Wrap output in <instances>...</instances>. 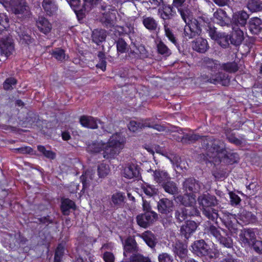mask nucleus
I'll use <instances>...</instances> for the list:
<instances>
[{"mask_svg": "<svg viewBox=\"0 0 262 262\" xmlns=\"http://www.w3.org/2000/svg\"><path fill=\"white\" fill-rule=\"evenodd\" d=\"M208 139L206 138L204 140V144L206 145L207 155L210 158V162H213L214 164L220 162L232 164L238 162V155L236 153L227 151L222 141L214 139L209 143Z\"/></svg>", "mask_w": 262, "mask_h": 262, "instance_id": "nucleus-1", "label": "nucleus"}, {"mask_svg": "<svg viewBox=\"0 0 262 262\" xmlns=\"http://www.w3.org/2000/svg\"><path fill=\"white\" fill-rule=\"evenodd\" d=\"M126 139L120 133L113 134L107 143L104 142L103 156L106 159L114 158L124 148Z\"/></svg>", "mask_w": 262, "mask_h": 262, "instance_id": "nucleus-2", "label": "nucleus"}, {"mask_svg": "<svg viewBox=\"0 0 262 262\" xmlns=\"http://www.w3.org/2000/svg\"><path fill=\"white\" fill-rule=\"evenodd\" d=\"M5 8L10 6L13 12L18 16L24 17L29 15L30 11L25 0H0Z\"/></svg>", "mask_w": 262, "mask_h": 262, "instance_id": "nucleus-3", "label": "nucleus"}, {"mask_svg": "<svg viewBox=\"0 0 262 262\" xmlns=\"http://www.w3.org/2000/svg\"><path fill=\"white\" fill-rule=\"evenodd\" d=\"M201 19H203L202 17H199V19H191L188 23L186 24L184 29V35L186 39H191L200 34Z\"/></svg>", "mask_w": 262, "mask_h": 262, "instance_id": "nucleus-4", "label": "nucleus"}, {"mask_svg": "<svg viewBox=\"0 0 262 262\" xmlns=\"http://www.w3.org/2000/svg\"><path fill=\"white\" fill-rule=\"evenodd\" d=\"M103 10L105 11L102 13L100 20L106 28L114 27L116 23V11L115 9H111L110 6L102 7Z\"/></svg>", "mask_w": 262, "mask_h": 262, "instance_id": "nucleus-5", "label": "nucleus"}, {"mask_svg": "<svg viewBox=\"0 0 262 262\" xmlns=\"http://www.w3.org/2000/svg\"><path fill=\"white\" fill-rule=\"evenodd\" d=\"M199 211L196 207L186 208L185 207H179L175 211V217L177 221L182 222L188 217L198 215Z\"/></svg>", "mask_w": 262, "mask_h": 262, "instance_id": "nucleus-6", "label": "nucleus"}, {"mask_svg": "<svg viewBox=\"0 0 262 262\" xmlns=\"http://www.w3.org/2000/svg\"><path fill=\"white\" fill-rule=\"evenodd\" d=\"M158 217L157 214L154 211H147L137 216L138 224L143 228H146L152 224Z\"/></svg>", "mask_w": 262, "mask_h": 262, "instance_id": "nucleus-7", "label": "nucleus"}, {"mask_svg": "<svg viewBox=\"0 0 262 262\" xmlns=\"http://www.w3.org/2000/svg\"><path fill=\"white\" fill-rule=\"evenodd\" d=\"M70 5L77 15L82 14L85 12L89 11L93 6L84 0L82 4L80 0H70Z\"/></svg>", "mask_w": 262, "mask_h": 262, "instance_id": "nucleus-8", "label": "nucleus"}, {"mask_svg": "<svg viewBox=\"0 0 262 262\" xmlns=\"http://www.w3.org/2000/svg\"><path fill=\"white\" fill-rule=\"evenodd\" d=\"M192 251L199 256H205L208 254L209 246L203 240L195 241L191 245Z\"/></svg>", "mask_w": 262, "mask_h": 262, "instance_id": "nucleus-9", "label": "nucleus"}, {"mask_svg": "<svg viewBox=\"0 0 262 262\" xmlns=\"http://www.w3.org/2000/svg\"><path fill=\"white\" fill-rule=\"evenodd\" d=\"M256 237L254 232L251 229H244L240 231L239 240L244 246L250 247Z\"/></svg>", "mask_w": 262, "mask_h": 262, "instance_id": "nucleus-10", "label": "nucleus"}, {"mask_svg": "<svg viewBox=\"0 0 262 262\" xmlns=\"http://www.w3.org/2000/svg\"><path fill=\"white\" fill-rule=\"evenodd\" d=\"M123 176L128 179H134V180H140L141 174L138 166L134 164H129L122 172Z\"/></svg>", "mask_w": 262, "mask_h": 262, "instance_id": "nucleus-11", "label": "nucleus"}, {"mask_svg": "<svg viewBox=\"0 0 262 262\" xmlns=\"http://www.w3.org/2000/svg\"><path fill=\"white\" fill-rule=\"evenodd\" d=\"M173 202L167 198L160 199L157 205L158 211L163 215H168L171 213L173 210Z\"/></svg>", "mask_w": 262, "mask_h": 262, "instance_id": "nucleus-12", "label": "nucleus"}, {"mask_svg": "<svg viewBox=\"0 0 262 262\" xmlns=\"http://www.w3.org/2000/svg\"><path fill=\"white\" fill-rule=\"evenodd\" d=\"M198 201L201 208L212 207L217 204L216 197L208 193L199 196Z\"/></svg>", "mask_w": 262, "mask_h": 262, "instance_id": "nucleus-13", "label": "nucleus"}, {"mask_svg": "<svg viewBox=\"0 0 262 262\" xmlns=\"http://www.w3.org/2000/svg\"><path fill=\"white\" fill-rule=\"evenodd\" d=\"M14 49L12 39L9 37L0 40V54L8 57Z\"/></svg>", "mask_w": 262, "mask_h": 262, "instance_id": "nucleus-14", "label": "nucleus"}, {"mask_svg": "<svg viewBox=\"0 0 262 262\" xmlns=\"http://www.w3.org/2000/svg\"><path fill=\"white\" fill-rule=\"evenodd\" d=\"M192 48L197 52L204 53L209 49V46L206 39L199 37L192 42Z\"/></svg>", "mask_w": 262, "mask_h": 262, "instance_id": "nucleus-15", "label": "nucleus"}, {"mask_svg": "<svg viewBox=\"0 0 262 262\" xmlns=\"http://www.w3.org/2000/svg\"><path fill=\"white\" fill-rule=\"evenodd\" d=\"M249 15L244 11H239L233 15L232 23L236 27H244L247 24Z\"/></svg>", "mask_w": 262, "mask_h": 262, "instance_id": "nucleus-16", "label": "nucleus"}, {"mask_svg": "<svg viewBox=\"0 0 262 262\" xmlns=\"http://www.w3.org/2000/svg\"><path fill=\"white\" fill-rule=\"evenodd\" d=\"M198 227L197 224L193 221H187L181 228V233L186 238H188Z\"/></svg>", "mask_w": 262, "mask_h": 262, "instance_id": "nucleus-17", "label": "nucleus"}, {"mask_svg": "<svg viewBox=\"0 0 262 262\" xmlns=\"http://www.w3.org/2000/svg\"><path fill=\"white\" fill-rule=\"evenodd\" d=\"M111 200V204L115 207L122 208L125 203L126 196L124 192L117 191L112 195Z\"/></svg>", "mask_w": 262, "mask_h": 262, "instance_id": "nucleus-18", "label": "nucleus"}, {"mask_svg": "<svg viewBox=\"0 0 262 262\" xmlns=\"http://www.w3.org/2000/svg\"><path fill=\"white\" fill-rule=\"evenodd\" d=\"M177 199L186 208L195 207V196L193 193H186L183 195H179Z\"/></svg>", "mask_w": 262, "mask_h": 262, "instance_id": "nucleus-19", "label": "nucleus"}, {"mask_svg": "<svg viewBox=\"0 0 262 262\" xmlns=\"http://www.w3.org/2000/svg\"><path fill=\"white\" fill-rule=\"evenodd\" d=\"M98 122L101 124L99 120L91 116H82L80 118V123L82 126L91 129L97 128Z\"/></svg>", "mask_w": 262, "mask_h": 262, "instance_id": "nucleus-20", "label": "nucleus"}, {"mask_svg": "<svg viewBox=\"0 0 262 262\" xmlns=\"http://www.w3.org/2000/svg\"><path fill=\"white\" fill-rule=\"evenodd\" d=\"M214 21L221 26H227L229 20L226 12L221 9H218L213 14Z\"/></svg>", "mask_w": 262, "mask_h": 262, "instance_id": "nucleus-21", "label": "nucleus"}, {"mask_svg": "<svg viewBox=\"0 0 262 262\" xmlns=\"http://www.w3.org/2000/svg\"><path fill=\"white\" fill-rule=\"evenodd\" d=\"M36 24L38 30L45 34L49 33L51 30V24L43 17H38Z\"/></svg>", "mask_w": 262, "mask_h": 262, "instance_id": "nucleus-22", "label": "nucleus"}, {"mask_svg": "<svg viewBox=\"0 0 262 262\" xmlns=\"http://www.w3.org/2000/svg\"><path fill=\"white\" fill-rule=\"evenodd\" d=\"M208 81L213 84L220 83L223 85H227L229 83L228 75L223 73H219L215 75H213Z\"/></svg>", "mask_w": 262, "mask_h": 262, "instance_id": "nucleus-23", "label": "nucleus"}, {"mask_svg": "<svg viewBox=\"0 0 262 262\" xmlns=\"http://www.w3.org/2000/svg\"><path fill=\"white\" fill-rule=\"evenodd\" d=\"M233 32L230 38V42L235 46L240 45L244 39V32L238 27H233Z\"/></svg>", "mask_w": 262, "mask_h": 262, "instance_id": "nucleus-24", "label": "nucleus"}, {"mask_svg": "<svg viewBox=\"0 0 262 262\" xmlns=\"http://www.w3.org/2000/svg\"><path fill=\"white\" fill-rule=\"evenodd\" d=\"M146 243V244L151 248H154L157 243V239L156 236L150 231H146L140 235Z\"/></svg>", "mask_w": 262, "mask_h": 262, "instance_id": "nucleus-25", "label": "nucleus"}, {"mask_svg": "<svg viewBox=\"0 0 262 262\" xmlns=\"http://www.w3.org/2000/svg\"><path fill=\"white\" fill-rule=\"evenodd\" d=\"M142 21L144 26L149 31H155L158 28V21L152 17L143 16Z\"/></svg>", "mask_w": 262, "mask_h": 262, "instance_id": "nucleus-26", "label": "nucleus"}, {"mask_svg": "<svg viewBox=\"0 0 262 262\" xmlns=\"http://www.w3.org/2000/svg\"><path fill=\"white\" fill-rule=\"evenodd\" d=\"M249 30L254 34H257L262 30V21L258 17H253L249 21Z\"/></svg>", "mask_w": 262, "mask_h": 262, "instance_id": "nucleus-27", "label": "nucleus"}, {"mask_svg": "<svg viewBox=\"0 0 262 262\" xmlns=\"http://www.w3.org/2000/svg\"><path fill=\"white\" fill-rule=\"evenodd\" d=\"M172 9V6L164 4L159 9L158 14L164 20L170 19L173 16Z\"/></svg>", "mask_w": 262, "mask_h": 262, "instance_id": "nucleus-28", "label": "nucleus"}, {"mask_svg": "<svg viewBox=\"0 0 262 262\" xmlns=\"http://www.w3.org/2000/svg\"><path fill=\"white\" fill-rule=\"evenodd\" d=\"M124 255L127 256V252H133L138 251V247L135 239L132 237H128L125 241L124 246Z\"/></svg>", "mask_w": 262, "mask_h": 262, "instance_id": "nucleus-29", "label": "nucleus"}, {"mask_svg": "<svg viewBox=\"0 0 262 262\" xmlns=\"http://www.w3.org/2000/svg\"><path fill=\"white\" fill-rule=\"evenodd\" d=\"M147 171L152 173L154 179L158 180H168V179H174L173 178H171L168 173L165 170L158 169L153 171L150 169Z\"/></svg>", "mask_w": 262, "mask_h": 262, "instance_id": "nucleus-30", "label": "nucleus"}, {"mask_svg": "<svg viewBox=\"0 0 262 262\" xmlns=\"http://www.w3.org/2000/svg\"><path fill=\"white\" fill-rule=\"evenodd\" d=\"M42 6L49 15H52L57 10V6L54 0H43Z\"/></svg>", "mask_w": 262, "mask_h": 262, "instance_id": "nucleus-31", "label": "nucleus"}, {"mask_svg": "<svg viewBox=\"0 0 262 262\" xmlns=\"http://www.w3.org/2000/svg\"><path fill=\"white\" fill-rule=\"evenodd\" d=\"M75 208V203L69 199L62 200L61 205V209L64 215H68L70 212L71 209L74 210Z\"/></svg>", "mask_w": 262, "mask_h": 262, "instance_id": "nucleus-32", "label": "nucleus"}, {"mask_svg": "<svg viewBox=\"0 0 262 262\" xmlns=\"http://www.w3.org/2000/svg\"><path fill=\"white\" fill-rule=\"evenodd\" d=\"M174 252L180 258L186 259L187 257V249L186 245L181 243H176L174 248Z\"/></svg>", "mask_w": 262, "mask_h": 262, "instance_id": "nucleus-33", "label": "nucleus"}, {"mask_svg": "<svg viewBox=\"0 0 262 262\" xmlns=\"http://www.w3.org/2000/svg\"><path fill=\"white\" fill-rule=\"evenodd\" d=\"M106 36V31L103 29H95L93 31V40L97 44L103 41Z\"/></svg>", "mask_w": 262, "mask_h": 262, "instance_id": "nucleus-34", "label": "nucleus"}, {"mask_svg": "<svg viewBox=\"0 0 262 262\" xmlns=\"http://www.w3.org/2000/svg\"><path fill=\"white\" fill-rule=\"evenodd\" d=\"M201 209L202 211L203 214L207 219L212 221H215L219 216L217 211L212 207L201 208Z\"/></svg>", "mask_w": 262, "mask_h": 262, "instance_id": "nucleus-35", "label": "nucleus"}, {"mask_svg": "<svg viewBox=\"0 0 262 262\" xmlns=\"http://www.w3.org/2000/svg\"><path fill=\"white\" fill-rule=\"evenodd\" d=\"M204 62L206 67L212 71L215 72L221 69V64L217 60L206 58L204 59Z\"/></svg>", "mask_w": 262, "mask_h": 262, "instance_id": "nucleus-36", "label": "nucleus"}, {"mask_svg": "<svg viewBox=\"0 0 262 262\" xmlns=\"http://www.w3.org/2000/svg\"><path fill=\"white\" fill-rule=\"evenodd\" d=\"M164 29L165 35L168 38V40L170 41L173 44H174L176 47H178L179 43L178 42L177 39L176 38L172 30L168 26V24L166 21H165L164 23Z\"/></svg>", "mask_w": 262, "mask_h": 262, "instance_id": "nucleus-37", "label": "nucleus"}, {"mask_svg": "<svg viewBox=\"0 0 262 262\" xmlns=\"http://www.w3.org/2000/svg\"><path fill=\"white\" fill-rule=\"evenodd\" d=\"M157 48L159 54L165 56H169L171 54L170 50L161 40L157 42Z\"/></svg>", "mask_w": 262, "mask_h": 262, "instance_id": "nucleus-38", "label": "nucleus"}, {"mask_svg": "<svg viewBox=\"0 0 262 262\" xmlns=\"http://www.w3.org/2000/svg\"><path fill=\"white\" fill-rule=\"evenodd\" d=\"M165 191L170 194H174L178 192V188L173 181H166L162 184Z\"/></svg>", "mask_w": 262, "mask_h": 262, "instance_id": "nucleus-39", "label": "nucleus"}, {"mask_svg": "<svg viewBox=\"0 0 262 262\" xmlns=\"http://www.w3.org/2000/svg\"><path fill=\"white\" fill-rule=\"evenodd\" d=\"M103 144L102 141L93 142L88 145L87 150L90 152H99L102 151Z\"/></svg>", "mask_w": 262, "mask_h": 262, "instance_id": "nucleus-40", "label": "nucleus"}, {"mask_svg": "<svg viewBox=\"0 0 262 262\" xmlns=\"http://www.w3.org/2000/svg\"><path fill=\"white\" fill-rule=\"evenodd\" d=\"M221 70L229 73H235L238 70L237 64L235 62H229L221 64Z\"/></svg>", "mask_w": 262, "mask_h": 262, "instance_id": "nucleus-41", "label": "nucleus"}, {"mask_svg": "<svg viewBox=\"0 0 262 262\" xmlns=\"http://www.w3.org/2000/svg\"><path fill=\"white\" fill-rule=\"evenodd\" d=\"M51 54L58 61H62L68 58L66 56L64 50L61 48H55L52 51Z\"/></svg>", "mask_w": 262, "mask_h": 262, "instance_id": "nucleus-42", "label": "nucleus"}, {"mask_svg": "<svg viewBox=\"0 0 262 262\" xmlns=\"http://www.w3.org/2000/svg\"><path fill=\"white\" fill-rule=\"evenodd\" d=\"M247 7L252 12L258 11L262 9V3L259 0H248Z\"/></svg>", "mask_w": 262, "mask_h": 262, "instance_id": "nucleus-43", "label": "nucleus"}, {"mask_svg": "<svg viewBox=\"0 0 262 262\" xmlns=\"http://www.w3.org/2000/svg\"><path fill=\"white\" fill-rule=\"evenodd\" d=\"M215 40L221 47L225 48L229 46L230 38L228 35L221 33Z\"/></svg>", "mask_w": 262, "mask_h": 262, "instance_id": "nucleus-44", "label": "nucleus"}, {"mask_svg": "<svg viewBox=\"0 0 262 262\" xmlns=\"http://www.w3.org/2000/svg\"><path fill=\"white\" fill-rule=\"evenodd\" d=\"M178 12L180 13L181 18L185 24L188 23L191 19V12L190 10L186 8H180L178 9Z\"/></svg>", "mask_w": 262, "mask_h": 262, "instance_id": "nucleus-45", "label": "nucleus"}, {"mask_svg": "<svg viewBox=\"0 0 262 262\" xmlns=\"http://www.w3.org/2000/svg\"><path fill=\"white\" fill-rule=\"evenodd\" d=\"M17 32L20 40H21L23 42L27 44H29L32 42V38L26 30H22L21 28H20Z\"/></svg>", "mask_w": 262, "mask_h": 262, "instance_id": "nucleus-46", "label": "nucleus"}, {"mask_svg": "<svg viewBox=\"0 0 262 262\" xmlns=\"http://www.w3.org/2000/svg\"><path fill=\"white\" fill-rule=\"evenodd\" d=\"M145 127V120H143L142 122L131 121L128 125V129L133 132H135L139 129Z\"/></svg>", "mask_w": 262, "mask_h": 262, "instance_id": "nucleus-47", "label": "nucleus"}, {"mask_svg": "<svg viewBox=\"0 0 262 262\" xmlns=\"http://www.w3.org/2000/svg\"><path fill=\"white\" fill-rule=\"evenodd\" d=\"M116 42L118 53H124L128 51V46L124 39L119 38Z\"/></svg>", "mask_w": 262, "mask_h": 262, "instance_id": "nucleus-48", "label": "nucleus"}, {"mask_svg": "<svg viewBox=\"0 0 262 262\" xmlns=\"http://www.w3.org/2000/svg\"><path fill=\"white\" fill-rule=\"evenodd\" d=\"M183 187L186 190L195 192L199 189L198 181H184Z\"/></svg>", "mask_w": 262, "mask_h": 262, "instance_id": "nucleus-49", "label": "nucleus"}, {"mask_svg": "<svg viewBox=\"0 0 262 262\" xmlns=\"http://www.w3.org/2000/svg\"><path fill=\"white\" fill-rule=\"evenodd\" d=\"M200 136L194 134H186L183 135L181 138V141L183 143H190L199 140Z\"/></svg>", "mask_w": 262, "mask_h": 262, "instance_id": "nucleus-50", "label": "nucleus"}, {"mask_svg": "<svg viewBox=\"0 0 262 262\" xmlns=\"http://www.w3.org/2000/svg\"><path fill=\"white\" fill-rule=\"evenodd\" d=\"M37 149L40 153H41L45 157L47 158L52 160L55 158V153L51 150H47L43 146H37Z\"/></svg>", "mask_w": 262, "mask_h": 262, "instance_id": "nucleus-51", "label": "nucleus"}, {"mask_svg": "<svg viewBox=\"0 0 262 262\" xmlns=\"http://www.w3.org/2000/svg\"><path fill=\"white\" fill-rule=\"evenodd\" d=\"M217 241L224 247L227 248H231L233 247V241L230 237L223 236L222 235Z\"/></svg>", "mask_w": 262, "mask_h": 262, "instance_id": "nucleus-52", "label": "nucleus"}, {"mask_svg": "<svg viewBox=\"0 0 262 262\" xmlns=\"http://www.w3.org/2000/svg\"><path fill=\"white\" fill-rule=\"evenodd\" d=\"M150 120V119H146L145 120V125L146 127L152 128L159 132H163L165 130V127L164 126L155 124L153 122H151Z\"/></svg>", "mask_w": 262, "mask_h": 262, "instance_id": "nucleus-53", "label": "nucleus"}, {"mask_svg": "<svg viewBox=\"0 0 262 262\" xmlns=\"http://www.w3.org/2000/svg\"><path fill=\"white\" fill-rule=\"evenodd\" d=\"M108 166L102 163L100 164L98 167V173L100 178H104L109 172Z\"/></svg>", "mask_w": 262, "mask_h": 262, "instance_id": "nucleus-54", "label": "nucleus"}, {"mask_svg": "<svg viewBox=\"0 0 262 262\" xmlns=\"http://www.w3.org/2000/svg\"><path fill=\"white\" fill-rule=\"evenodd\" d=\"M64 252V247L61 244H59L56 251L54 256V262H60Z\"/></svg>", "mask_w": 262, "mask_h": 262, "instance_id": "nucleus-55", "label": "nucleus"}, {"mask_svg": "<svg viewBox=\"0 0 262 262\" xmlns=\"http://www.w3.org/2000/svg\"><path fill=\"white\" fill-rule=\"evenodd\" d=\"M9 26V19L4 14H0V33Z\"/></svg>", "mask_w": 262, "mask_h": 262, "instance_id": "nucleus-56", "label": "nucleus"}, {"mask_svg": "<svg viewBox=\"0 0 262 262\" xmlns=\"http://www.w3.org/2000/svg\"><path fill=\"white\" fill-rule=\"evenodd\" d=\"M259 186L257 181L251 182L248 185L246 184L247 192L250 194H253L257 190Z\"/></svg>", "mask_w": 262, "mask_h": 262, "instance_id": "nucleus-57", "label": "nucleus"}, {"mask_svg": "<svg viewBox=\"0 0 262 262\" xmlns=\"http://www.w3.org/2000/svg\"><path fill=\"white\" fill-rule=\"evenodd\" d=\"M16 83V80L14 78H9L4 82L3 86L5 90H9L13 89V86Z\"/></svg>", "mask_w": 262, "mask_h": 262, "instance_id": "nucleus-58", "label": "nucleus"}, {"mask_svg": "<svg viewBox=\"0 0 262 262\" xmlns=\"http://www.w3.org/2000/svg\"><path fill=\"white\" fill-rule=\"evenodd\" d=\"M221 228L211 225L209 228L210 233L217 240L222 235L221 233Z\"/></svg>", "mask_w": 262, "mask_h": 262, "instance_id": "nucleus-59", "label": "nucleus"}, {"mask_svg": "<svg viewBox=\"0 0 262 262\" xmlns=\"http://www.w3.org/2000/svg\"><path fill=\"white\" fill-rule=\"evenodd\" d=\"M159 262H173L172 256L167 253H162L158 256Z\"/></svg>", "mask_w": 262, "mask_h": 262, "instance_id": "nucleus-60", "label": "nucleus"}, {"mask_svg": "<svg viewBox=\"0 0 262 262\" xmlns=\"http://www.w3.org/2000/svg\"><path fill=\"white\" fill-rule=\"evenodd\" d=\"M250 247H253L254 251L257 253L262 254V242L256 240L255 238Z\"/></svg>", "mask_w": 262, "mask_h": 262, "instance_id": "nucleus-61", "label": "nucleus"}, {"mask_svg": "<svg viewBox=\"0 0 262 262\" xmlns=\"http://www.w3.org/2000/svg\"><path fill=\"white\" fill-rule=\"evenodd\" d=\"M230 204L232 206L239 204L241 201L240 198L235 193L230 192Z\"/></svg>", "mask_w": 262, "mask_h": 262, "instance_id": "nucleus-62", "label": "nucleus"}, {"mask_svg": "<svg viewBox=\"0 0 262 262\" xmlns=\"http://www.w3.org/2000/svg\"><path fill=\"white\" fill-rule=\"evenodd\" d=\"M209 36L214 40H216L217 38L221 33L217 32L215 28L209 26L208 29H207Z\"/></svg>", "mask_w": 262, "mask_h": 262, "instance_id": "nucleus-63", "label": "nucleus"}, {"mask_svg": "<svg viewBox=\"0 0 262 262\" xmlns=\"http://www.w3.org/2000/svg\"><path fill=\"white\" fill-rule=\"evenodd\" d=\"M94 172L92 170H88L81 177V180H92L94 178Z\"/></svg>", "mask_w": 262, "mask_h": 262, "instance_id": "nucleus-64", "label": "nucleus"}]
</instances>
